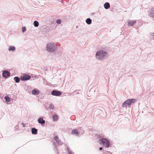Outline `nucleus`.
<instances>
[{"instance_id": "393cba45", "label": "nucleus", "mask_w": 154, "mask_h": 154, "mask_svg": "<svg viewBox=\"0 0 154 154\" xmlns=\"http://www.w3.org/2000/svg\"><path fill=\"white\" fill-rule=\"evenodd\" d=\"M54 106H50L49 108H50V109H53V108H54Z\"/></svg>"}, {"instance_id": "a211bd4d", "label": "nucleus", "mask_w": 154, "mask_h": 154, "mask_svg": "<svg viewBox=\"0 0 154 154\" xmlns=\"http://www.w3.org/2000/svg\"><path fill=\"white\" fill-rule=\"evenodd\" d=\"M54 139L56 141V142L54 143L55 145L58 144L59 142V141L58 140L57 136H55L54 138Z\"/></svg>"}, {"instance_id": "9b49d317", "label": "nucleus", "mask_w": 154, "mask_h": 154, "mask_svg": "<svg viewBox=\"0 0 154 154\" xmlns=\"http://www.w3.org/2000/svg\"><path fill=\"white\" fill-rule=\"evenodd\" d=\"M104 7L106 9H107L109 8L110 7V4L108 2H106L104 5Z\"/></svg>"}, {"instance_id": "ddd939ff", "label": "nucleus", "mask_w": 154, "mask_h": 154, "mask_svg": "<svg viewBox=\"0 0 154 154\" xmlns=\"http://www.w3.org/2000/svg\"><path fill=\"white\" fill-rule=\"evenodd\" d=\"M14 80L15 81L16 83H19L20 81V79L17 76H16L14 78Z\"/></svg>"}, {"instance_id": "f3484780", "label": "nucleus", "mask_w": 154, "mask_h": 154, "mask_svg": "<svg viewBox=\"0 0 154 154\" xmlns=\"http://www.w3.org/2000/svg\"><path fill=\"white\" fill-rule=\"evenodd\" d=\"M72 134H75L76 135L78 136L79 134V132L77 130H73L72 131Z\"/></svg>"}, {"instance_id": "20e7f679", "label": "nucleus", "mask_w": 154, "mask_h": 154, "mask_svg": "<svg viewBox=\"0 0 154 154\" xmlns=\"http://www.w3.org/2000/svg\"><path fill=\"white\" fill-rule=\"evenodd\" d=\"M100 144H103L105 147H108L110 144L109 142L106 139H101L100 140Z\"/></svg>"}, {"instance_id": "412c9836", "label": "nucleus", "mask_w": 154, "mask_h": 154, "mask_svg": "<svg viewBox=\"0 0 154 154\" xmlns=\"http://www.w3.org/2000/svg\"><path fill=\"white\" fill-rule=\"evenodd\" d=\"M53 118L54 121H57L58 119V116L56 115H54Z\"/></svg>"}, {"instance_id": "f8f14e48", "label": "nucleus", "mask_w": 154, "mask_h": 154, "mask_svg": "<svg viewBox=\"0 0 154 154\" xmlns=\"http://www.w3.org/2000/svg\"><path fill=\"white\" fill-rule=\"evenodd\" d=\"M38 122L39 123L42 124H44L45 123V121L42 118H39L38 119Z\"/></svg>"}, {"instance_id": "f03ea898", "label": "nucleus", "mask_w": 154, "mask_h": 154, "mask_svg": "<svg viewBox=\"0 0 154 154\" xmlns=\"http://www.w3.org/2000/svg\"><path fill=\"white\" fill-rule=\"evenodd\" d=\"M108 56V53L103 50H100L97 51L95 55L97 59L101 60H105L107 58Z\"/></svg>"}, {"instance_id": "6ab92c4d", "label": "nucleus", "mask_w": 154, "mask_h": 154, "mask_svg": "<svg viewBox=\"0 0 154 154\" xmlns=\"http://www.w3.org/2000/svg\"><path fill=\"white\" fill-rule=\"evenodd\" d=\"M5 99L6 102H8L10 101V98L8 96H6L5 97Z\"/></svg>"}, {"instance_id": "cd10ccee", "label": "nucleus", "mask_w": 154, "mask_h": 154, "mask_svg": "<svg viewBox=\"0 0 154 154\" xmlns=\"http://www.w3.org/2000/svg\"><path fill=\"white\" fill-rule=\"evenodd\" d=\"M52 106L51 105V104H50V106Z\"/></svg>"}, {"instance_id": "9d476101", "label": "nucleus", "mask_w": 154, "mask_h": 154, "mask_svg": "<svg viewBox=\"0 0 154 154\" xmlns=\"http://www.w3.org/2000/svg\"><path fill=\"white\" fill-rule=\"evenodd\" d=\"M32 94L37 95L39 93V91L36 89H34L32 91Z\"/></svg>"}, {"instance_id": "bb28decb", "label": "nucleus", "mask_w": 154, "mask_h": 154, "mask_svg": "<svg viewBox=\"0 0 154 154\" xmlns=\"http://www.w3.org/2000/svg\"><path fill=\"white\" fill-rule=\"evenodd\" d=\"M69 154H73V153H72L70 152Z\"/></svg>"}, {"instance_id": "423d86ee", "label": "nucleus", "mask_w": 154, "mask_h": 154, "mask_svg": "<svg viewBox=\"0 0 154 154\" xmlns=\"http://www.w3.org/2000/svg\"><path fill=\"white\" fill-rule=\"evenodd\" d=\"M51 94L54 96H59L62 93L60 91L54 90L51 92Z\"/></svg>"}, {"instance_id": "b1692460", "label": "nucleus", "mask_w": 154, "mask_h": 154, "mask_svg": "<svg viewBox=\"0 0 154 154\" xmlns=\"http://www.w3.org/2000/svg\"><path fill=\"white\" fill-rule=\"evenodd\" d=\"M150 35L151 36H154V32H150Z\"/></svg>"}, {"instance_id": "6e6552de", "label": "nucleus", "mask_w": 154, "mask_h": 154, "mask_svg": "<svg viewBox=\"0 0 154 154\" xmlns=\"http://www.w3.org/2000/svg\"><path fill=\"white\" fill-rule=\"evenodd\" d=\"M30 78V76L28 75L21 76L20 79L22 81H26L29 80Z\"/></svg>"}, {"instance_id": "aec40b11", "label": "nucleus", "mask_w": 154, "mask_h": 154, "mask_svg": "<svg viewBox=\"0 0 154 154\" xmlns=\"http://www.w3.org/2000/svg\"><path fill=\"white\" fill-rule=\"evenodd\" d=\"M33 24L35 27H37L39 25V23L37 21L35 20Z\"/></svg>"}, {"instance_id": "1a4fd4ad", "label": "nucleus", "mask_w": 154, "mask_h": 154, "mask_svg": "<svg viewBox=\"0 0 154 154\" xmlns=\"http://www.w3.org/2000/svg\"><path fill=\"white\" fill-rule=\"evenodd\" d=\"M136 20H129L128 21V26H132L136 23Z\"/></svg>"}, {"instance_id": "dca6fc26", "label": "nucleus", "mask_w": 154, "mask_h": 154, "mask_svg": "<svg viewBox=\"0 0 154 154\" xmlns=\"http://www.w3.org/2000/svg\"><path fill=\"white\" fill-rule=\"evenodd\" d=\"M16 48L14 46H10L8 50L9 51H14L15 50Z\"/></svg>"}, {"instance_id": "2eb2a0df", "label": "nucleus", "mask_w": 154, "mask_h": 154, "mask_svg": "<svg viewBox=\"0 0 154 154\" xmlns=\"http://www.w3.org/2000/svg\"><path fill=\"white\" fill-rule=\"evenodd\" d=\"M31 132L33 134H36L37 133V130L34 128H33L32 129Z\"/></svg>"}, {"instance_id": "7ed1b4c3", "label": "nucleus", "mask_w": 154, "mask_h": 154, "mask_svg": "<svg viewBox=\"0 0 154 154\" xmlns=\"http://www.w3.org/2000/svg\"><path fill=\"white\" fill-rule=\"evenodd\" d=\"M136 101V100L134 99H128L123 103L122 106H125V105L128 106L133 105L134 103H135Z\"/></svg>"}, {"instance_id": "4be33fe9", "label": "nucleus", "mask_w": 154, "mask_h": 154, "mask_svg": "<svg viewBox=\"0 0 154 154\" xmlns=\"http://www.w3.org/2000/svg\"><path fill=\"white\" fill-rule=\"evenodd\" d=\"M26 30V27H23L22 28V32L24 33Z\"/></svg>"}, {"instance_id": "4468645a", "label": "nucleus", "mask_w": 154, "mask_h": 154, "mask_svg": "<svg viewBox=\"0 0 154 154\" xmlns=\"http://www.w3.org/2000/svg\"><path fill=\"white\" fill-rule=\"evenodd\" d=\"M86 23L88 24H90L92 22L90 18H87L85 20Z\"/></svg>"}, {"instance_id": "c85d7f7f", "label": "nucleus", "mask_w": 154, "mask_h": 154, "mask_svg": "<svg viewBox=\"0 0 154 154\" xmlns=\"http://www.w3.org/2000/svg\"><path fill=\"white\" fill-rule=\"evenodd\" d=\"M136 28L137 29L138 27H136Z\"/></svg>"}, {"instance_id": "5701e85b", "label": "nucleus", "mask_w": 154, "mask_h": 154, "mask_svg": "<svg viewBox=\"0 0 154 154\" xmlns=\"http://www.w3.org/2000/svg\"><path fill=\"white\" fill-rule=\"evenodd\" d=\"M61 20L60 19H57L56 20V23L58 24H60L61 23Z\"/></svg>"}, {"instance_id": "0eeeda50", "label": "nucleus", "mask_w": 154, "mask_h": 154, "mask_svg": "<svg viewBox=\"0 0 154 154\" xmlns=\"http://www.w3.org/2000/svg\"><path fill=\"white\" fill-rule=\"evenodd\" d=\"M2 74V76L5 78H8L10 75V72L6 70H5L3 72Z\"/></svg>"}, {"instance_id": "39448f33", "label": "nucleus", "mask_w": 154, "mask_h": 154, "mask_svg": "<svg viewBox=\"0 0 154 154\" xmlns=\"http://www.w3.org/2000/svg\"><path fill=\"white\" fill-rule=\"evenodd\" d=\"M149 16L154 19V8L149 9L148 11Z\"/></svg>"}, {"instance_id": "f257e3e1", "label": "nucleus", "mask_w": 154, "mask_h": 154, "mask_svg": "<svg viewBox=\"0 0 154 154\" xmlns=\"http://www.w3.org/2000/svg\"><path fill=\"white\" fill-rule=\"evenodd\" d=\"M46 48L48 51L51 53L55 52L58 49V46L56 43L54 42H50L47 43L46 45Z\"/></svg>"}, {"instance_id": "a878e982", "label": "nucleus", "mask_w": 154, "mask_h": 154, "mask_svg": "<svg viewBox=\"0 0 154 154\" xmlns=\"http://www.w3.org/2000/svg\"><path fill=\"white\" fill-rule=\"evenodd\" d=\"M99 149H100V150H102V147H100V148H99Z\"/></svg>"}]
</instances>
